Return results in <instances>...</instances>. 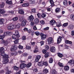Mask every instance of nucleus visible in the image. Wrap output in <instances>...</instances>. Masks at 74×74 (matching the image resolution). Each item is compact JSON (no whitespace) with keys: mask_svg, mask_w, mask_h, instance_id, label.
I'll use <instances>...</instances> for the list:
<instances>
[{"mask_svg":"<svg viewBox=\"0 0 74 74\" xmlns=\"http://www.w3.org/2000/svg\"><path fill=\"white\" fill-rule=\"evenodd\" d=\"M12 38L14 39V40H15L16 38H19L20 37V36L19 34V33L18 31H16L15 32V33L14 34H13L12 35Z\"/></svg>","mask_w":74,"mask_h":74,"instance_id":"nucleus-1","label":"nucleus"},{"mask_svg":"<svg viewBox=\"0 0 74 74\" xmlns=\"http://www.w3.org/2000/svg\"><path fill=\"white\" fill-rule=\"evenodd\" d=\"M37 64L39 66H42L43 65L47 66L48 65V62L47 61L44 62L43 61H41L40 62H38Z\"/></svg>","mask_w":74,"mask_h":74,"instance_id":"nucleus-2","label":"nucleus"},{"mask_svg":"<svg viewBox=\"0 0 74 74\" xmlns=\"http://www.w3.org/2000/svg\"><path fill=\"white\" fill-rule=\"evenodd\" d=\"M11 41V39H8L7 40H3V42L4 44V45L5 46H7L8 45L10 44V42Z\"/></svg>","mask_w":74,"mask_h":74,"instance_id":"nucleus-3","label":"nucleus"},{"mask_svg":"<svg viewBox=\"0 0 74 74\" xmlns=\"http://www.w3.org/2000/svg\"><path fill=\"white\" fill-rule=\"evenodd\" d=\"M17 48H18L17 46L13 45L10 49V51H16L17 49Z\"/></svg>","mask_w":74,"mask_h":74,"instance_id":"nucleus-4","label":"nucleus"},{"mask_svg":"<svg viewBox=\"0 0 74 74\" xmlns=\"http://www.w3.org/2000/svg\"><path fill=\"white\" fill-rule=\"evenodd\" d=\"M50 24L51 25H52L53 26H54V27H56V22L53 20H52L50 21Z\"/></svg>","mask_w":74,"mask_h":74,"instance_id":"nucleus-5","label":"nucleus"},{"mask_svg":"<svg viewBox=\"0 0 74 74\" xmlns=\"http://www.w3.org/2000/svg\"><path fill=\"white\" fill-rule=\"evenodd\" d=\"M15 25L14 24H12L8 27V29L9 30H12V29H15Z\"/></svg>","mask_w":74,"mask_h":74,"instance_id":"nucleus-6","label":"nucleus"},{"mask_svg":"<svg viewBox=\"0 0 74 74\" xmlns=\"http://www.w3.org/2000/svg\"><path fill=\"white\" fill-rule=\"evenodd\" d=\"M40 36L41 37L42 40H45L46 38V35L44 34L43 33H41L40 34Z\"/></svg>","mask_w":74,"mask_h":74,"instance_id":"nucleus-7","label":"nucleus"},{"mask_svg":"<svg viewBox=\"0 0 74 74\" xmlns=\"http://www.w3.org/2000/svg\"><path fill=\"white\" fill-rule=\"evenodd\" d=\"M53 41V39L52 37H50L47 39V41L48 44H52Z\"/></svg>","mask_w":74,"mask_h":74,"instance_id":"nucleus-8","label":"nucleus"},{"mask_svg":"<svg viewBox=\"0 0 74 74\" xmlns=\"http://www.w3.org/2000/svg\"><path fill=\"white\" fill-rule=\"evenodd\" d=\"M69 63L70 64L71 66H72V67H73L74 63V60H70L69 62Z\"/></svg>","mask_w":74,"mask_h":74,"instance_id":"nucleus-9","label":"nucleus"},{"mask_svg":"<svg viewBox=\"0 0 74 74\" xmlns=\"http://www.w3.org/2000/svg\"><path fill=\"white\" fill-rule=\"evenodd\" d=\"M26 64H24V63H23L20 65V69H24V68H25V67H26Z\"/></svg>","mask_w":74,"mask_h":74,"instance_id":"nucleus-10","label":"nucleus"},{"mask_svg":"<svg viewBox=\"0 0 74 74\" xmlns=\"http://www.w3.org/2000/svg\"><path fill=\"white\" fill-rule=\"evenodd\" d=\"M62 37L61 36H59L58 38L57 43L58 44L60 43L61 42V41H62Z\"/></svg>","mask_w":74,"mask_h":74,"instance_id":"nucleus-11","label":"nucleus"},{"mask_svg":"<svg viewBox=\"0 0 74 74\" xmlns=\"http://www.w3.org/2000/svg\"><path fill=\"white\" fill-rule=\"evenodd\" d=\"M3 63L4 64L8 63V62H9V60L7 59L4 58H3Z\"/></svg>","mask_w":74,"mask_h":74,"instance_id":"nucleus-12","label":"nucleus"},{"mask_svg":"<svg viewBox=\"0 0 74 74\" xmlns=\"http://www.w3.org/2000/svg\"><path fill=\"white\" fill-rule=\"evenodd\" d=\"M40 58H41V56H37L35 58V62H38V60H40Z\"/></svg>","mask_w":74,"mask_h":74,"instance_id":"nucleus-13","label":"nucleus"},{"mask_svg":"<svg viewBox=\"0 0 74 74\" xmlns=\"http://www.w3.org/2000/svg\"><path fill=\"white\" fill-rule=\"evenodd\" d=\"M26 22H27V21L26 20H24L22 23L21 25L22 26H25L26 24Z\"/></svg>","mask_w":74,"mask_h":74,"instance_id":"nucleus-14","label":"nucleus"},{"mask_svg":"<svg viewBox=\"0 0 74 74\" xmlns=\"http://www.w3.org/2000/svg\"><path fill=\"white\" fill-rule=\"evenodd\" d=\"M50 51L51 52H55V51H56V49H55V47H52L50 49Z\"/></svg>","mask_w":74,"mask_h":74,"instance_id":"nucleus-15","label":"nucleus"},{"mask_svg":"<svg viewBox=\"0 0 74 74\" xmlns=\"http://www.w3.org/2000/svg\"><path fill=\"white\" fill-rule=\"evenodd\" d=\"M21 24L18 23L16 25H14V27L15 29H19L21 27Z\"/></svg>","mask_w":74,"mask_h":74,"instance_id":"nucleus-16","label":"nucleus"},{"mask_svg":"<svg viewBox=\"0 0 74 74\" xmlns=\"http://www.w3.org/2000/svg\"><path fill=\"white\" fill-rule=\"evenodd\" d=\"M56 25L57 27H60L62 26V24H61L60 21L57 22L56 23Z\"/></svg>","mask_w":74,"mask_h":74,"instance_id":"nucleus-17","label":"nucleus"},{"mask_svg":"<svg viewBox=\"0 0 74 74\" xmlns=\"http://www.w3.org/2000/svg\"><path fill=\"white\" fill-rule=\"evenodd\" d=\"M43 72L44 73L46 74V73H48V70L47 69V68H44L43 69Z\"/></svg>","mask_w":74,"mask_h":74,"instance_id":"nucleus-18","label":"nucleus"},{"mask_svg":"<svg viewBox=\"0 0 74 74\" xmlns=\"http://www.w3.org/2000/svg\"><path fill=\"white\" fill-rule=\"evenodd\" d=\"M29 5V3H24L22 5V6L24 7H28Z\"/></svg>","mask_w":74,"mask_h":74,"instance_id":"nucleus-19","label":"nucleus"},{"mask_svg":"<svg viewBox=\"0 0 74 74\" xmlns=\"http://www.w3.org/2000/svg\"><path fill=\"white\" fill-rule=\"evenodd\" d=\"M63 3L64 5H65V6H66V5H67V4H68V2H67V1L66 0H64L63 2Z\"/></svg>","mask_w":74,"mask_h":74,"instance_id":"nucleus-20","label":"nucleus"},{"mask_svg":"<svg viewBox=\"0 0 74 74\" xmlns=\"http://www.w3.org/2000/svg\"><path fill=\"white\" fill-rule=\"evenodd\" d=\"M69 28L71 30H73L74 27V25H73L71 24L68 26Z\"/></svg>","mask_w":74,"mask_h":74,"instance_id":"nucleus-21","label":"nucleus"},{"mask_svg":"<svg viewBox=\"0 0 74 74\" xmlns=\"http://www.w3.org/2000/svg\"><path fill=\"white\" fill-rule=\"evenodd\" d=\"M29 19L30 21H33V19H34V17L32 15H31L29 16Z\"/></svg>","mask_w":74,"mask_h":74,"instance_id":"nucleus-22","label":"nucleus"},{"mask_svg":"<svg viewBox=\"0 0 74 74\" xmlns=\"http://www.w3.org/2000/svg\"><path fill=\"white\" fill-rule=\"evenodd\" d=\"M4 22V20L3 18L0 19V24H3Z\"/></svg>","mask_w":74,"mask_h":74,"instance_id":"nucleus-23","label":"nucleus"},{"mask_svg":"<svg viewBox=\"0 0 74 74\" xmlns=\"http://www.w3.org/2000/svg\"><path fill=\"white\" fill-rule=\"evenodd\" d=\"M64 70H65V71L69 70V66H65L64 67Z\"/></svg>","mask_w":74,"mask_h":74,"instance_id":"nucleus-24","label":"nucleus"},{"mask_svg":"<svg viewBox=\"0 0 74 74\" xmlns=\"http://www.w3.org/2000/svg\"><path fill=\"white\" fill-rule=\"evenodd\" d=\"M65 42L66 44H72V42L71 41H69V40H66Z\"/></svg>","mask_w":74,"mask_h":74,"instance_id":"nucleus-25","label":"nucleus"},{"mask_svg":"<svg viewBox=\"0 0 74 74\" xmlns=\"http://www.w3.org/2000/svg\"><path fill=\"white\" fill-rule=\"evenodd\" d=\"M50 4H51V6L53 7V6H54L55 4H54V2H53V1L52 0H50Z\"/></svg>","mask_w":74,"mask_h":74,"instance_id":"nucleus-26","label":"nucleus"},{"mask_svg":"<svg viewBox=\"0 0 74 74\" xmlns=\"http://www.w3.org/2000/svg\"><path fill=\"white\" fill-rule=\"evenodd\" d=\"M18 13L20 14L23 15L24 14V11L23 10H20L18 11Z\"/></svg>","mask_w":74,"mask_h":74,"instance_id":"nucleus-27","label":"nucleus"},{"mask_svg":"<svg viewBox=\"0 0 74 74\" xmlns=\"http://www.w3.org/2000/svg\"><path fill=\"white\" fill-rule=\"evenodd\" d=\"M32 66V63L30 62L28 63L27 65V69H29Z\"/></svg>","mask_w":74,"mask_h":74,"instance_id":"nucleus-28","label":"nucleus"},{"mask_svg":"<svg viewBox=\"0 0 74 74\" xmlns=\"http://www.w3.org/2000/svg\"><path fill=\"white\" fill-rule=\"evenodd\" d=\"M38 51V47H36L34 51V53H37V52Z\"/></svg>","mask_w":74,"mask_h":74,"instance_id":"nucleus-29","label":"nucleus"},{"mask_svg":"<svg viewBox=\"0 0 74 74\" xmlns=\"http://www.w3.org/2000/svg\"><path fill=\"white\" fill-rule=\"evenodd\" d=\"M6 3L7 4H12V1H8H8H6Z\"/></svg>","mask_w":74,"mask_h":74,"instance_id":"nucleus-30","label":"nucleus"},{"mask_svg":"<svg viewBox=\"0 0 74 74\" xmlns=\"http://www.w3.org/2000/svg\"><path fill=\"white\" fill-rule=\"evenodd\" d=\"M5 12V11L3 10L0 9V13L1 14H4Z\"/></svg>","mask_w":74,"mask_h":74,"instance_id":"nucleus-31","label":"nucleus"},{"mask_svg":"<svg viewBox=\"0 0 74 74\" xmlns=\"http://www.w3.org/2000/svg\"><path fill=\"white\" fill-rule=\"evenodd\" d=\"M19 39H17L14 41V44H17V43H18L19 42Z\"/></svg>","mask_w":74,"mask_h":74,"instance_id":"nucleus-32","label":"nucleus"},{"mask_svg":"<svg viewBox=\"0 0 74 74\" xmlns=\"http://www.w3.org/2000/svg\"><path fill=\"white\" fill-rule=\"evenodd\" d=\"M52 74H57V72L55 70L53 69L52 71Z\"/></svg>","mask_w":74,"mask_h":74,"instance_id":"nucleus-33","label":"nucleus"},{"mask_svg":"<svg viewBox=\"0 0 74 74\" xmlns=\"http://www.w3.org/2000/svg\"><path fill=\"white\" fill-rule=\"evenodd\" d=\"M53 60L52 58H50L49 59V62L50 63H52L53 62Z\"/></svg>","mask_w":74,"mask_h":74,"instance_id":"nucleus-34","label":"nucleus"},{"mask_svg":"<svg viewBox=\"0 0 74 74\" xmlns=\"http://www.w3.org/2000/svg\"><path fill=\"white\" fill-rule=\"evenodd\" d=\"M5 3H4L3 2L0 5V7L1 8H3L4 7V6Z\"/></svg>","mask_w":74,"mask_h":74,"instance_id":"nucleus-35","label":"nucleus"},{"mask_svg":"<svg viewBox=\"0 0 74 74\" xmlns=\"http://www.w3.org/2000/svg\"><path fill=\"white\" fill-rule=\"evenodd\" d=\"M70 18L72 21H74V15L71 14L70 16Z\"/></svg>","mask_w":74,"mask_h":74,"instance_id":"nucleus-36","label":"nucleus"},{"mask_svg":"<svg viewBox=\"0 0 74 74\" xmlns=\"http://www.w3.org/2000/svg\"><path fill=\"white\" fill-rule=\"evenodd\" d=\"M39 22V20H38V18H36L34 21V22L35 23H38Z\"/></svg>","mask_w":74,"mask_h":74,"instance_id":"nucleus-37","label":"nucleus"},{"mask_svg":"<svg viewBox=\"0 0 74 74\" xmlns=\"http://www.w3.org/2000/svg\"><path fill=\"white\" fill-rule=\"evenodd\" d=\"M60 8H57L56 9V12H60Z\"/></svg>","mask_w":74,"mask_h":74,"instance_id":"nucleus-38","label":"nucleus"},{"mask_svg":"<svg viewBox=\"0 0 74 74\" xmlns=\"http://www.w3.org/2000/svg\"><path fill=\"white\" fill-rule=\"evenodd\" d=\"M13 68H14V70H16V71L17 70H18L19 69V67L16 66H14L13 67Z\"/></svg>","mask_w":74,"mask_h":74,"instance_id":"nucleus-39","label":"nucleus"},{"mask_svg":"<svg viewBox=\"0 0 74 74\" xmlns=\"http://www.w3.org/2000/svg\"><path fill=\"white\" fill-rule=\"evenodd\" d=\"M18 18L17 17H15L12 19L13 21H17V20H18Z\"/></svg>","mask_w":74,"mask_h":74,"instance_id":"nucleus-40","label":"nucleus"},{"mask_svg":"<svg viewBox=\"0 0 74 74\" xmlns=\"http://www.w3.org/2000/svg\"><path fill=\"white\" fill-rule=\"evenodd\" d=\"M58 56L60 58H62V56H63V55L62 54L60 53H58Z\"/></svg>","mask_w":74,"mask_h":74,"instance_id":"nucleus-41","label":"nucleus"},{"mask_svg":"<svg viewBox=\"0 0 74 74\" xmlns=\"http://www.w3.org/2000/svg\"><path fill=\"white\" fill-rule=\"evenodd\" d=\"M49 56V53H46L45 56V58H48Z\"/></svg>","mask_w":74,"mask_h":74,"instance_id":"nucleus-42","label":"nucleus"},{"mask_svg":"<svg viewBox=\"0 0 74 74\" xmlns=\"http://www.w3.org/2000/svg\"><path fill=\"white\" fill-rule=\"evenodd\" d=\"M68 23H64L62 25L64 27H66L68 26Z\"/></svg>","mask_w":74,"mask_h":74,"instance_id":"nucleus-43","label":"nucleus"},{"mask_svg":"<svg viewBox=\"0 0 74 74\" xmlns=\"http://www.w3.org/2000/svg\"><path fill=\"white\" fill-rule=\"evenodd\" d=\"M58 65L60 67H63V64L61 63V62L58 63Z\"/></svg>","mask_w":74,"mask_h":74,"instance_id":"nucleus-44","label":"nucleus"},{"mask_svg":"<svg viewBox=\"0 0 74 74\" xmlns=\"http://www.w3.org/2000/svg\"><path fill=\"white\" fill-rule=\"evenodd\" d=\"M4 48L3 47H1V49H0V52H4Z\"/></svg>","mask_w":74,"mask_h":74,"instance_id":"nucleus-45","label":"nucleus"},{"mask_svg":"<svg viewBox=\"0 0 74 74\" xmlns=\"http://www.w3.org/2000/svg\"><path fill=\"white\" fill-rule=\"evenodd\" d=\"M3 58H4V59L5 58H6V59H8V58H9V56L8 55H7L6 54H5V56Z\"/></svg>","mask_w":74,"mask_h":74,"instance_id":"nucleus-46","label":"nucleus"},{"mask_svg":"<svg viewBox=\"0 0 74 74\" xmlns=\"http://www.w3.org/2000/svg\"><path fill=\"white\" fill-rule=\"evenodd\" d=\"M26 48L27 50H29L31 49V47L29 46H26Z\"/></svg>","mask_w":74,"mask_h":74,"instance_id":"nucleus-47","label":"nucleus"},{"mask_svg":"<svg viewBox=\"0 0 74 74\" xmlns=\"http://www.w3.org/2000/svg\"><path fill=\"white\" fill-rule=\"evenodd\" d=\"M42 17L43 18L46 17V14L45 13L42 14Z\"/></svg>","mask_w":74,"mask_h":74,"instance_id":"nucleus-48","label":"nucleus"},{"mask_svg":"<svg viewBox=\"0 0 74 74\" xmlns=\"http://www.w3.org/2000/svg\"><path fill=\"white\" fill-rule=\"evenodd\" d=\"M30 4H33L35 3V1H34V0H31L30 1Z\"/></svg>","mask_w":74,"mask_h":74,"instance_id":"nucleus-49","label":"nucleus"},{"mask_svg":"<svg viewBox=\"0 0 74 74\" xmlns=\"http://www.w3.org/2000/svg\"><path fill=\"white\" fill-rule=\"evenodd\" d=\"M5 53H4V52H3L1 53V55L2 56H3L4 57V56H5Z\"/></svg>","mask_w":74,"mask_h":74,"instance_id":"nucleus-50","label":"nucleus"},{"mask_svg":"<svg viewBox=\"0 0 74 74\" xmlns=\"http://www.w3.org/2000/svg\"><path fill=\"white\" fill-rule=\"evenodd\" d=\"M45 49H47V50L49 49V46L46 45L45 46Z\"/></svg>","mask_w":74,"mask_h":74,"instance_id":"nucleus-51","label":"nucleus"},{"mask_svg":"<svg viewBox=\"0 0 74 74\" xmlns=\"http://www.w3.org/2000/svg\"><path fill=\"white\" fill-rule=\"evenodd\" d=\"M18 48H19V49H23V47L22 45H20L18 46Z\"/></svg>","mask_w":74,"mask_h":74,"instance_id":"nucleus-52","label":"nucleus"},{"mask_svg":"<svg viewBox=\"0 0 74 74\" xmlns=\"http://www.w3.org/2000/svg\"><path fill=\"white\" fill-rule=\"evenodd\" d=\"M33 70L34 73H36L38 71V70L36 68L34 69Z\"/></svg>","mask_w":74,"mask_h":74,"instance_id":"nucleus-53","label":"nucleus"},{"mask_svg":"<svg viewBox=\"0 0 74 74\" xmlns=\"http://www.w3.org/2000/svg\"><path fill=\"white\" fill-rule=\"evenodd\" d=\"M35 34L36 36H39V35H40V33L38 31L35 32Z\"/></svg>","mask_w":74,"mask_h":74,"instance_id":"nucleus-54","label":"nucleus"},{"mask_svg":"<svg viewBox=\"0 0 74 74\" xmlns=\"http://www.w3.org/2000/svg\"><path fill=\"white\" fill-rule=\"evenodd\" d=\"M37 15L38 18H40L41 17V14L40 13L37 14Z\"/></svg>","mask_w":74,"mask_h":74,"instance_id":"nucleus-55","label":"nucleus"},{"mask_svg":"<svg viewBox=\"0 0 74 74\" xmlns=\"http://www.w3.org/2000/svg\"><path fill=\"white\" fill-rule=\"evenodd\" d=\"M42 4L43 5L44 7V6H45V5H46V3L44 1H43L42 2Z\"/></svg>","mask_w":74,"mask_h":74,"instance_id":"nucleus-56","label":"nucleus"},{"mask_svg":"<svg viewBox=\"0 0 74 74\" xmlns=\"http://www.w3.org/2000/svg\"><path fill=\"white\" fill-rule=\"evenodd\" d=\"M40 22L41 24L42 25H44V21L43 20L40 21Z\"/></svg>","mask_w":74,"mask_h":74,"instance_id":"nucleus-57","label":"nucleus"},{"mask_svg":"<svg viewBox=\"0 0 74 74\" xmlns=\"http://www.w3.org/2000/svg\"><path fill=\"white\" fill-rule=\"evenodd\" d=\"M44 30H49V27H47L45 28L44 29H43Z\"/></svg>","mask_w":74,"mask_h":74,"instance_id":"nucleus-58","label":"nucleus"},{"mask_svg":"<svg viewBox=\"0 0 74 74\" xmlns=\"http://www.w3.org/2000/svg\"><path fill=\"white\" fill-rule=\"evenodd\" d=\"M33 29H34V30H36L37 29V28L36 25H35L34 26Z\"/></svg>","mask_w":74,"mask_h":74,"instance_id":"nucleus-59","label":"nucleus"},{"mask_svg":"<svg viewBox=\"0 0 74 74\" xmlns=\"http://www.w3.org/2000/svg\"><path fill=\"white\" fill-rule=\"evenodd\" d=\"M8 12L10 14L11 13L12 14H13L14 13V11H9Z\"/></svg>","mask_w":74,"mask_h":74,"instance_id":"nucleus-60","label":"nucleus"},{"mask_svg":"<svg viewBox=\"0 0 74 74\" xmlns=\"http://www.w3.org/2000/svg\"><path fill=\"white\" fill-rule=\"evenodd\" d=\"M27 32L28 33H31L32 32V31L31 29H29L27 30Z\"/></svg>","mask_w":74,"mask_h":74,"instance_id":"nucleus-61","label":"nucleus"},{"mask_svg":"<svg viewBox=\"0 0 74 74\" xmlns=\"http://www.w3.org/2000/svg\"><path fill=\"white\" fill-rule=\"evenodd\" d=\"M32 12H36V9L33 8L32 10Z\"/></svg>","mask_w":74,"mask_h":74,"instance_id":"nucleus-62","label":"nucleus"},{"mask_svg":"<svg viewBox=\"0 0 74 74\" xmlns=\"http://www.w3.org/2000/svg\"><path fill=\"white\" fill-rule=\"evenodd\" d=\"M11 73V72L10 71H7L6 72V74H10V73Z\"/></svg>","mask_w":74,"mask_h":74,"instance_id":"nucleus-63","label":"nucleus"},{"mask_svg":"<svg viewBox=\"0 0 74 74\" xmlns=\"http://www.w3.org/2000/svg\"><path fill=\"white\" fill-rule=\"evenodd\" d=\"M71 35L72 36H74V31H72L71 32Z\"/></svg>","mask_w":74,"mask_h":74,"instance_id":"nucleus-64","label":"nucleus"}]
</instances>
